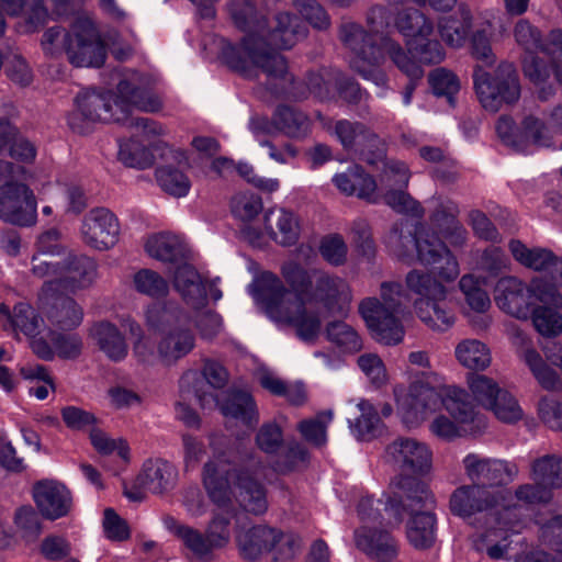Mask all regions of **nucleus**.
I'll list each match as a JSON object with an SVG mask.
<instances>
[{"label": "nucleus", "mask_w": 562, "mask_h": 562, "mask_svg": "<svg viewBox=\"0 0 562 562\" xmlns=\"http://www.w3.org/2000/svg\"><path fill=\"white\" fill-rule=\"evenodd\" d=\"M160 109V99L142 88L140 76L133 72L120 80L115 91L80 92L76 98V109L68 116V124L79 134L88 133L97 122H115L145 135H160L162 127L159 124L134 115L135 110L156 112Z\"/></svg>", "instance_id": "f257e3e1"}, {"label": "nucleus", "mask_w": 562, "mask_h": 562, "mask_svg": "<svg viewBox=\"0 0 562 562\" xmlns=\"http://www.w3.org/2000/svg\"><path fill=\"white\" fill-rule=\"evenodd\" d=\"M281 273L290 289L274 273L262 272L256 281L254 297L271 321L293 326L301 340L314 342L322 328L318 313L306 310L314 273L294 261L283 263Z\"/></svg>", "instance_id": "f03ea898"}, {"label": "nucleus", "mask_w": 562, "mask_h": 562, "mask_svg": "<svg viewBox=\"0 0 562 562\" xmlns=\"http://www.w3.org/2000/svg\"><path fill=\"white\" fill-rule=\"evenodd\" d=\"M229 12L236 26L245 31L247 35L238 47L225 46L223 56L231 68L248 78H256L262 68L252 63L245 49L246 44L249 43L254 47L255 56L260 63H266L270 68L276 69L272 61L267 59V55L277 53L268 49L267 45L278 49H288L306 36L307 30L301 20L288 12L276 15V23L271 31H266L265 18L258 14L248 0H233L229 4Z\"/></svg>", "instance_id": "7ed1b4c3"}, {"label": "nucleus", "mask_w": 562, "mask_h": 562, "mask_svg": "<svg viewBox=\"0 0 562 562\" xmlns=\"http://www.w3.org/2000/svg\"><path fill=\"white\" fill-rule=\"evenodd\" d=\"M220 438L213 436L210 445L213 458L204 464L203 485L210 501L220 510H236L233 501L246 512L261 515L268 509L267 492L256 477L252 458L239 449L229 447L225 451L217 449Z\"/></svg>", "instance_id": "20e7f679"}, {"label": "nucleus", "mask_w": 562, "mask_h": 562, "mask_svg": "<svg viewBox=\"0 0 562 562\" xmlns=\"http://www.w3.org/2000/svg\"><path fill=\"white\" fill-rule=\"evenodd\" d=\"M367 23L369 32L352 21H345L340 25V40L351 53L349 60L351 68L364 79L384 85L385 75L378 69V66L384 55H387L411 80L423 77V68L416 60L408 57L397 42L379 34L390 24V13L385 7H371L367 13Z\"/></svg>", "instance_id": "39448f33"}, {"label": "nucleus", "mask_w": 562, "mask_h": 562, "mask_svg": "<svg viewBox=\"0 0 562 562\" xmlns=\"http://www.w3.org/2000/svg\"><path fill=\"white\" fill-rule=\"evenodd\" d=\"M228 382V372L222 363L215 360H205L201 372L187 371L180 380L183 398L194 395L195 402L203 408L220 407L226 417L235 418L248 427L259 422V413L252 396L244 391H231L223 402H220L209 389H222Z\"/></svg>", "instance_id": "423d86ee"}, {"label": "nucleus", "mask_w": 562, "mask_h": 562, "mask_svg": "<svg viewBox=\"0 0 562 562\" xmlns=\"http://www.w3.org/2000/svg\"><path fill=\"white\" fill-rule=\"evenodd\" d=\"M394 496L389 499L385 509L392 515L390 525H398L404 514L411 518L406 526V536L416 549H427L435 542V516L428 510L434 505V496L428 486L416 476L398 475L392 484Z\"/></svg>", "instance_id": "0eeeda50"}, {"label": "nucleus", "mask_w": 562, "mask_h": 562, "mask_svg": "<svg viewBox=\"0 0 562 562\" xmlns=\"http://www.w3.org/2000/svg\"><path fill=\"white\" fill-rule=\"evenodd\" d=\"M445 408L458 423H474L476 412L469 402L465 390L456 385L435 389L413 384L407 395L398 400L402 422L408 428H416L435 413Z\"/></svg>", "instance_id": "6e6552de"}, {"label": "nucleus", "mask_w": 562, "mask_h": 562, "mask_svg": "<svg viewBox=\"0 0 562 562\" xmlns=\"http://www.w3.org/2000/svg\"><path fill=\"white\" fill-rule=\"evenodd\" d=\"M147 325L160 333L158 358L172 366L189 355L195 347V335L190 318L175 303H154L146 311Z\"/></svg>", "instance_id": "1a4fd4ad"}, {"label": "nucleus", "mask_w": 562, "mask_h": 562, "mask_svg": "<svg viewBox=\"0 0 562 562\" xmlns=\"http://www.w3.org/2000/svg\"><path fill=\"white\" fill-rule=\"evenodd\" d=\"M381 300L367 297L359 304L371 336L380 344L394 346L405 336L401 316L405 311L403 288L397 282H383L380 286Z\"/></svg>", "instance_id": "9d476101"}, {"label": "nucleus", "mask_w": 562, "mask_h": 562, "mask_svg": "<svg viewBox=\"0 0 562 562\" xmlns=\"http://www.w3.org/2000/svg\"><path fill=\"white\" fill-rule=\"evenodd\" d=\"M405 284L416 296L414 311L425 326L439 333L453 326L456 315L447 303L448 290L434 273L413 269L406 274Z\"/></svg>", "instance_id": "9b49d317"}, {"label": "nucleus", "mask_w": 562, "mask_h": 562, "mask_svg": "<svg viewBox=\"0 0 562 562\" xmlns=\"http://www.w3.org/2000/svg\"><path fill=\"white\" fill-rule=\"evenodd\" d=\"M23 167L0 159V218L30 226L36 221L37 203L33 191L24 183Z\"/></svg>", "instance_id": "f8f14e48"}, {"label": "nucleus", "mask_w": 562, "mask_h": 562, "mask_svg": "<svg viewBox=\"0 0 562 562\" xmlns=\"http://www.w3.org/2000/svg\"><path fill=\"white\" fill-rule=\"evenodd\" d=\"M246 52L251 57L254 64L262 68V72L267 75L268 85L271 91L278 95H284L294 100H303L310 93L321 100L330 97V82L325 80L319 74L308 76L306 83H299L294 77L288 72L286 61L280 54H268L267 59L272 61L276 69L270 68L266 63H260L256 58L254 47L248 43L245 46Z\"/></svg>", "instance_id": "ddd939ff"}, {"label": "nucleus", "mask_w": 562, "mask_h": 562, "mask_svg": "<svg viewBox=\"0 0 562 562\" xmlns=\"http://www.w3.org/2000/svg\"><path fill=\"white\" fill-rule=\"evenodd\" d=\"M395 27L406 38L408 53L420 67L424 64H439L445 58L441 44L431 38L432 21L418 9H405L397 13ZM411 58V56L408 55Z\"/></svg>", "instance_id": "4468645a"}, {"label": "nucleus", "mask_w": 562, "mask_h": 562, "mask_svg": "<svg viewBox=\"0 0 562 562\" xmlns=\"http://www.w3.org/2000/svg\"><path fill=\"white\" fill-rule=\"evenodd\" d=\"M473 81L482 106L491 112L499 111L504 104L515 103L520 97L518 74L510 63H501L493 74L477 66Z\"/></svg>", "instance_id": "2eb2a0df"}, {"label": "nucleus", "mask_w": 562, "mask_h": 562, "mask_svg": "<svg viewBox=\"0 0 562 562\" xmlns=\"http://www.w3.org/2000/svg\"><path fill=\"white\" fill-rule=\"evenodd\" d=\"M236 542L240 554L248 560H256L270 551L274 552V560H288L301 546L296 536L263 525L239 532Z\"/></svg>", "instance_id": "dca6fc26"}, {"label": "nucleus", "mask_w": 562, "mask_h": 562, "mask_svg": "<svg viewBox=\"0 0 562 562\" xmlns=\"http://www.w3.org/2000/svg\"><path fill=\"white\" fill-rule=\"evenodd\" d=\"M106 45L94 23L79 18L70 25L67 60L78 68H100L106 59Z\"/></svg>", "instance_id": "f3484780"}, {"label": "nucleus", "mask_w": 562, "mask_h": 562, "mask_svg": "<svg viewBox=\"0 0 562 562\" xmlns=\"http://www.w3.org/2000/svg\"><path fill=\"white\" fill-rule=\"evenodd\" d=\"M462 465L470 482L491 490L509 484L518 473L517 467L510 462L477 453L467 454Z\"/></svg>", "instance_id": "a211bd4d"}, {"label": "nucleus", "mask_w": 562, "mask_h": 562, "mask_svg": "<svg viewBox=\"0 0 562 562\" xmlns=\"http://www.w3.org/2000/svg\"><path fill=\"white\" fill-rule=\"evenodd\" d=\"M507 491L485 488L483 485L463 484L450 495L449 508L456 516L471 518L472 516L490 512L506 499Z\"/></svg>", "instance_id": "6ab92c4d"}, {"label": "nucleus", "mask_w": 562, "mask_h": 562, "mask_svg": "<svg viewBox=\"0 0 562 562\" xmlns=\"http://www.w3.org/2000/svg\"><path fill=\"white\" fill-rule=\"evenodd\" d=\"M415 247L418 261L424 266H436L437 273L443 281L451 282L460 274L459 262L448 247L434 233L420 226L415 233Z\"/></svg>", "instance_id": "aec40b11"}, {"label": "nucleus", "mask_w": 562, "mask_h": 562, "mask_svg": "<svg viewBox=\"0 0 562 562\" xmlns=\"http://www.w3.org/2000/svg\"><path fill=\"white\" fill-rule=\"evenodd\" d=\"M351 300V289L344 279L324 271L314 272V285L307 295L306 310L316 311L322 317L321 307L342 311Z\"/></svg>", "instance_id": "412c9836"}, {"label": "nucleus", "mask_w": 562, "mask_h": 562, "mask_svg": "<svg viewBox=\"0 0 562 562\" xmlns=\"http://www.w3.org/2000/svg\"><path fill=\"white\" fill-rule=\"evenodd\" d=\"M386 458L403 472L423 475L432 467V451L416 438L398 437L385 450Z\"/></svg>", "instance_id": "4be33fe9"}, {"label": "nucleus", "mask_w": 562, "mask_h": 562, "mask_svg": "<svg viewBox=\"0 0 562 562\" xmlns=\"http://www.w3.org/2000/svg\"><path fill=\"white\" fill-rule=\"evenodd\" d=\"M80 234L89 247L98 250L110 249L119 240V221L108 209H92L82 218Z\"/></svg>", "instance_id": "5701e85b"}, {"label": "nucleus", "mask_w": 562, "mask_h": 562, "mask_svg": "<svg viewBox=\"0 0 562 562\" xmlns=\"http://www.w3.org/2000/svg\"><path fill=\"white\" fill-rule=\"evenodd\" d=\"M33 499L40 513L50 520L67 516L72 506L70 491L55 480L36 482L33 486Z\"/></svg>", "instance_id": "b1692460"}, {"label": "nucleus", "mask_w": 562, "mask_h": 562, "mask_svg": "<svg viewBox=\"0 0 562 562\" xmlns=\"http://www.w3.org/2000/svg\"><path fill=\"white\" fill-rule=\"evenodd\" d=\"M495 302L502 311L519 319H527L533 310L528 284L513 276L497 281Z\"/></svg>", "instance_id": "393cba45"}, {"label": "nucleus", "mask_w": 562, "mask_h": 562, "mask_svg": "<svg viewBox=\"0 0 562 562\" xmlns=\"http://www.w3.org/2000/svg\"><path fill=\"white\" fill-rule=\"evenodd\" d=\"M508 249L514 259L525 268L547 272L558 284L562 285V258L546 248H528L518 239L508 243Z\"/></svg>", "instance_id": "a878e982"}, {"label": "nucleus", "mask_w": 562, "mask_h": 562, "mask_svg": "<svg viewBox=\"0 0 562 562\" xmlns=\"http://www.w3.org/2000/svg\"><path fill=\"white\" fill-rule=\"evenodd\" d=\"M162 522L165 528L181 542L183 549L193 559L202 562L213 559L215 550L211 546L205 532L183 524L172 516H165Z\"/></svg>", "instance_id": "bb28decb"}, {"label": "nucleus", "mask_w": 562, "mask_h": 562, "mask_svg": "<svg viewBox=\"0 0 562 562\" xmlns=\"http://www.w3.org/2000/svg\"><path fill=\"white\" fill-rule=\"evenodd\" d=\"M50 330H74L83 321V308L72 297L59 295L47 301L43 307Z\"/></svg>", "instance_id": "cd10ccee"}, {"label": "nucleus", "mask_w": 562, "mask_h": 562, "mask_svg": "<svg viewBox=\"0 0 562 562\" xmlns=\"http://www.w3.org/2000/svg\"><path fill=\"white\" fill-rule=\"evenodd\" d=\"M50 342L43 337L31 342L33 352L41 359L50 361L58 356L63 359H75L82 351V339L78 334H63L57 330L49 331Z\"/></svg>", "instance_id": "c85d7f7f"}, {"label": "nucleus", "mask_w": 562, "mask_h": 562, "mask_svg": "<svg viewBox=\"0 0 562 562\" xmlns=\"http://www.w3.org/2000/svg\"><path fill=\"white\" fill-rule=\"evenodd\" d=\"M178 471L166 460H147L136 477L137 484L153 494H162L172 490L177 483Z\"/></svg>", "instance_id": "c756f323"}, {"label": "nucleus", "mask_w": 562, "mask_h": 562, "mask_svg": "<svg viewBox=\"0 0 562 562\" xmlns=\"http://www.w3.org/2000/svg\"><path fill=\"white\" fill-rule=\"evenodd\" d=\"M355 542L361 551L380 562H391L398 553L397 543L390 533L376 528L357 529Z\"/></svg>", "instance_id": "7c9ffc66"}, {"label": "nucleus", "mask_w": 562, "mask_h": 562, "mask_svg": "<svg viewBox=\"0 0 562 562\" xmlns=\"http://www.w3.org/2000/svg\"><path fill=\"white\" fill-rule=\"evenodd\" d=\"M333 181L347 195L357 194L358 198L370 203L380 201L375 180L367 175L360 166L350 167L346 172L336 175Z\"/></svg>", "instance_id": "2f4dec72"}, {"label": "nucleus", "mask_w": 562, "mask_h": 562, "mask_svg": "<svg viewBox=\"0 0 562 562\" xmlns=\"http://www.w3.org/2000/svg\"><path fill=\"white\" fill-rule=\"evenodd\" d=\"M266 234L282 246L294 245L300 236L297 217L284 209L269 210L265 214Z\"/></svg>", "instance_id": "473e14b6"}, {"label": "nucleus", "mask_w": 562, "mask_h": 562, "mask_svg": "<svg viewBox=\"0 0 562 562\" xmlns=\"http://www.w3.org/2000/svg\"><path fill=\"white\" fill-rule=\"evenodd\" d=\"M89 333L100 350L110 360L119 362L126 358L128 346L123 334L114 324L106 321L95 323Z\"/></svg>", "instance_id": "72a5a7b5"}, {"label": "nucleus", "mask_w": 562, "mask_h": 562, "mask_svg": "<svg viewBox=\"0 0 562 562\" xmlns=\"http://www.w3.org/2000/svg\"><path fill=\"white\" fill-rule=\"evenodd\" d=\"M173 283L187 304L193 308L206 302V290L196 270L188 263H180L173 274Z\"/></svg>", "instance_id": "f704fd0d"}, {"label": "nucleus", "mask_w": 562, "mask_h": 562, "mask_svg": "<svg viewBox=\"0 0 562 562\" xmlns=\"http://www.w3.org/2000/svg\"><path fill=\"white\" fill-rule=\"evenodd\" d=\"M145 250L149 257L170 263L181 262L188 252L183 240L170 233L149 236L145 243Z\"/></svg>", "instance_id": "c9c22d12"}, {"label": "nucleus", "mask_w": 562, "mask_h": 562, "mask_svg": "<svg viewBox=\"0 0 562 562\" xmlns=\"http://www.w3.org/2000/svg\"><path fill=\"white\" fill-rule=\"evenodd\" d=\"M24 7L30 30L37 29L48 21L49 13L44 7L43 0H0V35L4 33L5 29L3 13L18 15Z\"/></svg>", "instance_id": "e433bc0d"}, {"label": "nucleus", "mask_w": 562, "mask_h": 562, "mask_svg": "<svg viewBox=\"0 0 562 562\" xmlns=\"http://www.w3.org/2000/svg\"><path fill=\"white\" fill-rule=\"evenodd\" d=\"M272 124L282 134L294 139H303L312 131L310 117L302 111L286 105H281L274 111Z\"/></svg>", "instance_id": "4c0bfd02"}, {"label": "nucleus", "mask_w": 562, "mask_h": 562, "mask_svg": "<svg viewBox=\"0 0 562 562\" xmlns=\"http://www.w3.org/2000/svg\"><path fill=\"white\" fill-rule=\"evenodd\" d=\"M63 283L72 289L86 288L97 278V263L85 255H69L63 266Z\"/></svg>", "instance_id": "58836bf2"}, {"label": "nucleus", "mask_w": 562, "mask_h": 562, "mask_svg": "<svg viewBox=\"0 0 562 562\" xmlns=\"http://www.w3.org/2000/svg\"><path fill=\"white\" fill-rule=\"evenodd\" d=\"M454 357L461 367L472 371H484L492 363L490 348L481 340L472 338L457 344Z\"/></svg>", "instance_id": "ea45409f"}, {"label": "nucleus", "mask_w": 562, "mask_h": 562, "mask_svg": "<svg viewBox=\"0 0 562 562\" xmlns=\"http://www.w3.org/2000/svg\"><path fill=\"white\" fill-rule=\"evenodd\" d=\"M471 26L472 16L467 8H460L457 14L443 16L438 22L441 38L452 47H460L464 44Z\"/></svg>", "instance_id": "a19ab883"}, {"label": "nucleus", "mask_w": 562, "mask_h": 562, "mask_svg": "<svg viewBox=\"0 0 562 562\" xmlns=\"http://www.w3.org/2000/svg\"><path fill=\"white\" fill-rule=\"evenodd\" d=\"M9 324L14 331H21L31 339H38L44 321L38 313L27 303L20 302L13 307L12 315H9Z\"/></svg>", "instance_id": "79ce46f5"}, {"label": "nucleus", "mask_w": 562, "mask_h": 562, "mask_svg": "<svg viewBox=\"0 0 562 562\" xmlns=\"http://www.w3.org/2000/svg\"><path fill=\"white\" fill-rule=\"evenodd\" d=\"M390 484V495L386 497L385 502H382L381 499L374 501L372 497H363L360 499L358 504V515L363 524L359 529H363L364 531L369 529L375 528V525H382L383 521H385L386 526H391L389 524V519L392 518V515L386 512L385 506L390 498L394 496V490H393V482Z\"/></svg>", "instance_id": "37998d69"}, {"label": "nucleus", "mask_w": 562, "mask_h": 562, "mask_svg": "<svg viewBox=\"0 0 562 562\" xmlns=\"http://www.w3.org/2000/svg\"><path fill=\"white\" fill-rule=\"evenodd\" d=\"M522 361L541 387L547 391H559L562 389V380L559 374L543 361L536 349H526L522 355Z\"/></svg>", "instance_id": "c03bdc74"}, {"label": "nucleus", "mask_w": 562, "mask_h": 562, "mask_svg": "<svg viewBox=\"0 0 562 562\" xmlns=\"http://www.w3.org/2000/svg\"><path fill=\"white\" fill-rule=\"evenodd\" d=\"M562 286L551 278V281L546 277H533L528 283L531 306L536 303L540 306H550L553 308H562V294L558 288Z\"/></svg>", "instance_id": "a18cd8bd"}, {"label": "nucleus", "mask_w": 562, "mask_h": 562, "mask_svg": "<svg viewBox=\"0 0 562 562\" xmlns=\"http://www.w3.org/2000/svg\"><path fill=\"white\" fill-rule=\"evenodd\" d=\"M532 479L535 482L551 488L562 487V458L544 456L533 461Z\"/></svg>", "instance_id": "49530a36"}, {"label": "nucleus", "mask_w": 562, "mask_h": 562, "mask_svg": "<svg viewBox=\"0 0 562 562\" xmlns=\"http://www.w3.org/2000/svg\"><path fill=\"white\" fill-rule=\"evenodd\" d=\"M467 306L474 313L483 314L491 307V299L479 278L464 274L459 281Z\"/></svg>", "instance_id": "de8ad7c7"}, {"label": "nucleus", "mask_w": 562, "mask_h": 562, "mask_svg": "<svg viewBox=\"0 0 562 562\" xmlns=\"http://www.w3.org/2000/svg\"><path fill=\"white\" fill-rule=\"evenodd\" d=\"M236 510H220L213 513L205 529V535L214 550L224 549L231 541V521Z\"/></svg>", "instance_id": "09e8293b"}, {"label": "nucleus", "mask_w": 562, "mask_h": 562, "mask_svg": "<svg viewBox=\"0 0 562 562\" xmlns=\"http://www.w3.org/2000/svg\"><path fill=\"white\" fill-rule=\"evenodd\" d=\"M63 267L54 259V255L40 252L32 258V273L38 279H44L43 292L48 294L53 291V283H63Z\"/></svg>", "instance_id": "8fccbe9b"}, {"label": "nucleus", "mask_w": 562, "mask_h": 562, "mask_svg": "<svg viewBox=\"0 0 562 562\" xmlns=\"http://www.w3.org/2000/svg\"><path fill=\"white\" fill-rule=\"evenodd\" d=\"M360 416L353 422H349L351 432L358 439H369L374 437L380 429L381 420L375 407L367 400H361L357 404Z\"/></svg>", "instance_id": "3c124183"}, {"label": "nucleus", "mask_w": 562, "mask_h": 562, "mask_svg": "<svg viewBox=\"0 0 562 562\" xmlns=\"http://www.w3.org/2000/svg\"><path fill=\"white\" fill-rule=\"evenodd\" d=\"M159 187L175 198H182L189 193L191 182L187 175L172 166H162L156 170Z\"/></svg>", "instance_id": "603ef678"}, {"label": "nucleus", "mask_w": 562, "mask_h": 562, "mask_svg": "<svg viewBox=\"0 0 562 562\" xmlns=\"http://www.w3.org/2000/svg\"><path fill=\"white\" fill-rule=\"evenodd\" d=\"M133 288L143 295L159 299L168 294V282L156 271L140 269L133 274Z\"/></svg>", "instance_id": "864d4df0"}, {"label": "nucleus", "mask_w": 562, "mask_h": 562, "mask_svg": "<svg viewBox=\"0 0 562 562\" xmlns=\"http://www.w3.org/2000/svg\"><path fill=\"white\" fill-rule=\"evenodd\" d=\"M327 339L345 352H357L362 348L358 333L345 322H331L326 327Z\"/></svg>", "instance_id": "5fc2aeb1"}, {"label": "nucleus", "mask_w": 562, "mask_h": 562, "mask_svg": "<svg viewBox=\"0 0 562 562\" xmlns=\"http://www.w3.org/2000/svg\"><path fill=\"white\" fill-rule=\"evenodd\" d=\"M492 402L487 409L492 411L498 420L515 424L524 418V409L509 391L503 389Z\"/></svg>", "instance_id": "6e6d98bb"}, {"label": "nucleus", "mask_w": 562, "mask_h": 562, "mask_svg": "<svg viewBox=\"0 0 562 562\" xmlns=\"http://www.w3.org/2000/svg\"><path fill=\"white\" fill-rule=\"evenodd\" d=\"M119 159L127 167L145 169L153 165L154 156L134 138L119 143Z\"/></svg>", "instance_id": "4d7b16f0"}, {"label": "nucleus", "mask_w": 562, "mask_h": 562, "mask_svg": "<svg viewBox=\"0 0 562 562\" xmlns=\"http://www.w3.org/2000/svg\"><path fill=\"white\" fill-rule=\"evenodd\" d=\"M522 149L526 145L532 144L538 147H551L553 136L549 127L540 119L529 115L521 122Z\"/></svg>", "instance_id": "13d9d810"}, {"label": "nucleus", "mask_w": 562, "mask_h": 562, "mask_svg": "<svg viewBox=\"0 0 562 562\" xmlns=\"http://www.w3.org/2000/svg\"><path fill=\"white\" fill-rule=\"evenodd\" d=\"M333 419L330 411L317 414L314 418L304 419L297 425L302 437L315 447H323L327 441V426Z\"/></svg>", "instance_id": "bf43d9fd"}, {"label": "nucleus", "mask_w": 562, "mask_h": 562, "mask_svg": "<svg viewBox=\"0 0 562 562\" xmlns=\"http://www.w3.org/2000/svg\"><path fill=\"white\" fill-rule=\"evenodd\" d=\"M429 85L437 97H445L450 105L460 90V80L456 74L446 68L434 69L428 77Z\"/></svg>", "instance_id": "052dcab7"}, {"label": "nucleus", "mask_w": 562, "mask_h": 562, "mask_svg": "<svg viewBox=\"0 0 562 562\" xmlns=\"http://www.w3.org/2000/svg\"><path fill=\"white\" fill-rule=\"evenodd\" d=\"M468 386L474 400L485 408L503 390L494 379L475 373L468 375Z\"/></svg>", "instance_id": "680f3d73"}, {"label": "nucleus", "mask_w": 562, "mask_h": 562, "mask_svg": "<svg viewBox=\"0 0 562 562\" xmlns=\"http://www.w3.org/2000/svg\"><path fill=\"white\" fill-rule=\"evenodd\" d=\"M550 306H537L531 311L537 331L544 337H555L562 333V315Z\"/></svg>", "instance_id": "e2e57ef3"}, {"label": "nucleus", "mask_w": 562, "mask_h": 562, "mask_svg": "<svg viewBox=\"0 0 562 562\" xmlns=\"http://www.w3.org/2000/svg\"><path fill=\"white\" fill-rule=\"evenodd\" d=\"M70 44V29L55 25L48 27L41 41L42 49L46 56L58 58L61 55L67 56L68 46Z\"/></svg>", "instance_id": "0e129e2a"}, {"label": "nucleus", "mask_w": 562, "mask_h": 562, "mask_svg": "<svg viewBox=\"0 0 562 562\" xmlns=\"http://www.w3.org/2000/svg\"><path fill=\"white\" fill-rule=\"evenodd\" d=\"M334 134L346 149L352 148L361 138L374 136L364 124L348 120H338L334 125Z\"/></svg>", "instance_id": "69168bd1"}, {"label": "nucleus", "mask_w": 562, "mask_h": 562, "mask_svg": "<svg viewBox=\"0 0 562 562\" xmlns=\"http://www.w3.org/2000/svg\"><path fill=\"white\" fill-rule=\"evenodd\" d=\"M128 330L131 335L136 336L133 344V355L142 363L153 364L158 358V344L156 347L150 338L145 336L142 327L134 321L128 323Z\"/></svg>", "instance_id": "338daca9"}, {"label": "nucleus", "mask_w": 562, "mask_h": 562, "mask_svg": "<svg viewBox=\"0 0 562 562\" xmlns=\"http://www.w3.org/2000/svg\"><path fill=\"white\" fill-rule=\"evenodd\" d=\"M232 213L243 222L255 218L262 210L261 198L255 193H237L232 200Z\"/></svg>", "instance_id": "774afa93"}]
</instances>
